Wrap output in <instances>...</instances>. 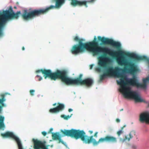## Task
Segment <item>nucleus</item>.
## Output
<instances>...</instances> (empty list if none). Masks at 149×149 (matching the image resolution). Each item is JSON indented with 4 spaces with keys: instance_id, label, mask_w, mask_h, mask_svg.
Listing matches in <instances>:
<instances>
[{
    "instance_id": "obj_33",
    "label": "nucleus",
    "mask_w": 149,
    "mask_h": 149,
    "mask_svg": "<svg viewBox=\"0 0 149 149\" xmlns=\"http://www.w3.org/2000/svg\"><path fill=\"white\" fill-rule=\"evenodd\" d=\"M89 133L90 134H92L93 133V132L92 131H91V130H90L89 131Z\"/></svg>"
},
{
    "instance_id": "obj_30",
    "label": "nucleus",
    "mask_w": 149,
    "mask_h": 149,
    "mask_svg": "<svg viewBox=\"0 0 149 149\" xmlns=\"http://www.w3.org/2000/svg\"><path fill=\"white\" fill-rule=\"evenodd\" d=\"M116 121L117 123H119L120 122V120L118 118H117L116 120Z\"/></svg>"
},
{
    "instance_id": "obj_3",
    "label": "nucleus",
    "mask_w": 149,
    "mask_h": 149,
    "mask_svg": "<svg viewBox=\"0 0 149 149\" xmlns=\"http://www.w3.org/2000/svg\"><path fill=\"white\" fill-rule=\"evenodd\" d=\"M36 72L37 73L41 72L44 74L45 79L48 77L51 80L54 81L57 79H60L62 81L68 85H81L83 81L82 74H80L77 78L73 79L68 77V72L65 70H57L55 72H52L50 70L41 69L36 70Z\"/></svg>"
},
{
    "instance_id": "obj_35",
    "label": "nucleus",
    "mask_w": 149,
    "mask_h": 149,
    "mask_svg": "<svg viewBox=\"0 0 149 149\" xmlns=\"http://www.w3.org/2000/svg\"><path fill=\"white\" fill-rule=\"evenodd\" d=\"M57 104L56 103H54L53 104V106H55Z\"/></svg>"
},
{
    "instance_id": "obj_26",
    "label": "nucleus",
    "mask_w": 149,
    "mask_h": 149,
    "mask_svg": "<svg viewBox=\"0 0 149 149\" xmlns=\"http://www.w3.org/2000/svg\"><path fill=\"white\" fill-rule=\"evenodd\" d=\"M42 134L44 136H45L47 135V133L43 131L42 132Z\"/></svg>"
},
{
    "instance_id": "obj_7",
    "label": "nucleus",
    "mask_w": 149,
    "mask_h": 149,
    "mask_svg": "<svg viewBox=\"0 0 149 149\" xmlns=\"http://www.w3.org/2000/svg\"><path fill=\"white\" fill-rule=\"evenodd\" d=\"M1 135L3 137H10L14 139L16 141L19 149H23L21 142L19 139L12 132H8L5 133H2ZM34 149H48L45 146L44 144L41 141L37 139H33Z\"/></svg>"
},
{
    "instance_id": "obj_19",
    "label": "nucleus",
    "mask_w": 149,
    "mask_h": 149,
    "mask_svg": "<svg viewBox=\"0 0 149 149\" xmlns=\"http://www.w3.org/2000/svg\"><path fill=\"white\" fill-rule=\"evenodd\" d=\"M125 125H124L123 127H122L121 128V130H119L117 132V134L119 138L120 135L124 133V131H123V128L125 127Z\"/></svg>"
},
{
    "instance_id": "obj_12",
    "label": "nucleus",
    "mask_w": 149,
    "mask_h": 149,
    "mask_svg": "<svg viewBox=\"0 0 149 149\" xmlns=\"http://www.w3.org/2000/svg\"><path fill=\"white\" fill-rule=\"evenodd\" d=\"M105 48V47L99 46V44H98L97 45H96L92 48H90L89 49V51L92 52L93 55H96L101 52L104 53Z\"/></svg>"
},
{
    "instance_id": "obj_13",
    "label": "nucleus",
    "mask_w": 149,
    "mask_h": 149,
    "mask_svg": "<svg viewBox=\"0 0 149 149\" xmlns=\"http://www.w3.org/2000/svg\"><path fill=\"white\" fill-rule=\"evenodd\" d=\"M136 132L134 130L131 131L128 134L125 136L124 138H120V141L122 142L125 141H129L132 139L134 136L136 135Z\"/></svg>"
},
{
    "instance_id": "obj_20",
    "label": "nucleus",
    "mask_w": 149,
    "mask_h": 149,
    "mask_svg": "<svg viewBox=\"0 0 149 149\" xmlns=\"http://www.w3.org/2000/svg\"><path fill=\"white\" fill-rule=\"evenodd\" d=\"M49 111L50 113H58L56 107L50 109Z\"/></svg>"
},
{
    "instance_id": "obj_9",
    "label": "nucleus",
    "mask_w": 149,
    "mask_h": 149,
    "mask_svg": "<svg viewBox=\"0 0 149 149\" xmlns=\"http://www.w3.org/2000/svg\"><path fill=\"white\" fill-rule=\"evenodd\" d=\"M97 38L99 41L102 42V44H109L118 49H120L121 47V44L119 42L115 41L112 39L102 37L100 36H98Z\"/></svg>"
},
{
    "instance_id": "obj_29",
    "label": "nucleus",
    "mask_w": 149,
    "mask_h": 149,
    "mask_svg": "<svg viewBox=\"0 0 149 149\" xmlns=\"http://www.w3.org/2000/svg\"><path fill=\"white\" fill-rule=\"evenodd\" d=\"M93 65H90V69H92L93 67Z\"/></svg>"
},
{
    "instance_id": "obj_11",
    "label": "nucleus",
    "mask_w": 149,
    "mask_h": 149,
    "mask_svg": "<svg viewBox=\"0 0 149 149\" xmlns=\"http://www.w3.org/2000/svg\"><path fill=\"white\" fill-rule=\"evenodd\" d=\"M1 99H0V112L1 111V107L4 106L3 102L6 101L5 98V95L2 94L1 95ZM4 118V117L0 115V128L4 127V125L3 123V121Z\"/></svg>"
},
{
    "instance_id": "obj_17",
    "label": "nucleus",
    "mask_w": 149,
    "mask_h": 149,
    "mask_svg": "<svg viewBox=\"0 0 149 149\" xmlns=\"http://www.w3.org/2000/svg\"><path fill=\"white\" fill-rule=\"evenodd\" d=\"M93 83V80L90 78H87L83 80L80 85H85L88 86H91Z\"/></svg>"
},
{
    "instance_id": "obj_22",
    "label": "nucleus",
    "mask_w": 149,
    "mask_h": 149,
    "mask_svg": "<svg viewBox=\"0 0 149 149\" xmlns=\"http://www.w3.org/2000/svg\"><path fill=\"white\" fill-rule=\"evenodd\" d=\"M71 116H65L64 115H62L61 116V117L63 118L64 119L67 120L71 117Z\"/></svg>"
},
{
    "instance_id": "obj_15",
    "label": "nucleus",
    "mask_w": 149,
    "mask_h": 149,
    "mask_svg": "<svg viewBox=\"0 0 149 149\" xmlns=\"http://www.w3.org/2000/svg\"><path fill=\"white\" fill-rule=\"evenodd\" d=\"M97 39L95 36V37L93 40L91 42H89L85 43L88 49L90 48H92L96 45H97L98 43L96 41Z\"/></svg>"
},
{
    "instance_id": "obj_2",
    "label": "nucleus",
    "mask_w": 149,
    "mask_h": 149,
    "mask_svg": "<svg viewBox=\"0 0 149 149\" xmlns=\"http://www.w3.org/2000/svg\"><path fill=\"white\" fill-rule=\"evenodd\" d=\"M61 132L64 136H70L76 139H80L84 143L90 144L93 142V145L96 146L100 143L106 142L111 143H116L117 142L116 138L113 136L107 135L104 138H100L98 141L93 138V136H88L86 135L83 130L71 129L70 130H61Z\"/></svg>"
},
{
    "instance_id": "obj_25",
    "label": "nucleus",
    "mask_w": 149,
    "mask_h": 149,
    "mask_svg": "<svg viewBox=\"0 0 149 149\" xmlns=\"http://www.w3.org/2000/svg\"><path fill=\"white\" fill-rule=\"evenodd\" d=\"M36 77H40L38 79V81H40L41 80H42V77H40V76L38 75H37L36 76Z\"/></svg>"
},
{
    "instance_id": "obj_5",
    "label": "nucleus",
    "mask_w": 149,
    "mask_h": 149,
    "mask_svg": "<svg viewBox=\"0 0 149 149\" xmlns=\"http://www.w3.org/2000/svg\"><path fill=\"white\" fill-rule=\"evenodd\" d=\"M21 14L20 11L14 13L11 6L9 7L8 10H0V37L3 35V30L8 21L18 19Z\"/></svg>"
},
{
    "instance_id": "obj_37",
    "label": "nucleus",
    "mask_w": 149,
    "mask_h": 149,
    "mask_svg": "<svg viewBox=\"0 0 149 149\" xmlns=\"http://www.w3.org/2000/svg\"><path fill=\"white\" fill-rule=\"evenodd\" d=\"M123 110V109H120V111H122Z\"/></svg>"
},
{
    "instance_id": "obj_16",
    "label": "nucleus",
    "mask_w": 149,
    "mask_h": 149,
    "mask_svg": "<svg viewBox=\"0 0 149 149\" xmlns=\"http://www.w3.org/2000/svg\"><path fill=\"white\" fill-rule=\"evenodd\" d=\"M52 139L53 140H58L59 141V143H61L63 144H64L63 141H62L61 139V137L59 132H52Z\"/></svg>"
},
{
    "instance_id": "obj_14",
    "label": "nucleus",
    "mask_w": 149,
    "mask_h": 149,
    "mask_svg": "<svg viewBox=\"0 0 149 149\" xmlns=\"http://www.w3.org/2000/svg\"><path fill=\"white\" fill-rule=\"evenodd\" d=\"M139 120L141 122H145L149 123V113L144 112L141 113L140 116Z\"/></svg>"
},
{
    "instance_id": "obj_36",
    "label": "nucleus",
    "mask_w": 149,
    "mask_h": 149,
    "mask_svg": "<svg viewBox=\"0 0 149 149\" xmlns=\"http://www.w3.org/2000/svg\"><path fill=\"white\" fill-rule=\"evenodd\" d=\"M14 8L15 9H16L17 8V7L16 6H14Z\"/></svg>"
},
{
    "instance_id": "obj_18",
    "label": "nucleus",
    "mask_w": 149,
    "mask_h": 149,
    "mask_svg": "<svg viewBox=\"0 0 149 149\" xmlns=\"http://www.w3.org/2000/svg\"><path fill=\"white\" fill-rule=\"evenodd\" d=\"M57 104L58 105L56 108L58 112L61 111L64 109L65 108V105L64 104L60 103H58Z\"/></svg>"
},
{
    "instance_id": "obj_1",
    "label": "nucleus",
    "mask_w": 149,
    "mask_h": 149,
    "mask_svg": "<svg viewBox=\"0 0 149 149\" xmlns=\"http://www.w3.org/2000/svg\"><path fill=\"white\" fill-rule=\"evenodd\" d=\"M123 53L120 50L114 51L105 47L103 54L98 57V65L101 68L106 67L107 64L111 61L110 58L107 55L108 54L116 58V62L119 65L128 67L127 69L128 72L134 74L138 71V68L134 63L127 61L123 56Z\"/></svg>"
},
{
    "instance_id": "obj_28",
    "label": "nucleus",
    "mask_w": 149,
    "mask_h": 149,
    "mask_svg": "<svg viewBox=\"0 0 149 149\" xmlns=\"http://www.w3.org/2000/svg\"><path fill=\"white\" fill-rule=\"evenodd\" d=\"M98 134V132H96L94 134V136L95 137H97V134Z\"/></svg>"
},
{
    "instance_id": "obj_21",
    "label": "nucleus",
    "mask_w": 149,
    "mask_h": 149,
    "mask_svg": "<svg viewBox=\"0 0 149 149\" xmlns=\"http://www.w3.org/2000/svg\"><path fill=\"white\" fill-rule=\"evenodd\" d=\"M107 76V75L105 73V72L103 74L100 75V81H102Z\"/></svg>"
},
{
    "instance_id": "obj_32",
    "label": "nucleus",
    "mask_w": 149,
    "mask_h": 149,
    "mask_svg": "<svg viewBox=\"0 0 149 149\" xmlns=\"http://www.w3.org/2000/svg\"><path fill=\"white\" fill-rule=\"evenodd\" d=\"M73 111V110L71 109H68V111L69 112H70L72 111Z\"/></svg>"
},
{
    "instance_id": "obj_23",
    "label": "nucleus",
    "mask_w": 149,
    "mask_h": 149,
    "mask_svg": "<svg viewBox=\"0 0 149 149\" xmlns=\"http://www.w3.org/2000/svg\"><path fill=\"white\" fill-rule=\"evenodd\" d=\"M81 39L83 40V42L85 41V40L84 39H79V38L77 36H76L74 38V40L76 41H78L79 42L80 41Z\"/></svg>"
},
{
    "instance_id": "obj_24",
    "label": "nucleus",
    "mask_w": 149,
    "mask_h": 149,
    "mask_svg": "<svg viewBox=\"0 0 149 149\" xmlns=\"http://www.w3.org/2000/svg\"><path fill=\"white\" fill-rule=\"evenodd\" d=\"M34 92H35V91L34 90H30V92L31 95L32 96L33 95H34Z\"/></svg>"
},
{
    "instance_id": "obj_6",
    "label": "nucleus",
    "mask_w": 149,
    "mask_h": 149,
    "mask_svg": "<svg viewBox=\"0 0 149 149\" xmlns=\"http://www.w3.org/2000/svg\"><path fill=\"white\" fill-rule=\"evenodd\" d=\"M121 70V69L117 67L113 68L112 67H109L107 68L105 73L107 76L109 75H113L117 77L120 78V81H117V83L118 84L120 85V91L122 93L123 89H125L127 91H129L130 88H126L125 86L127 77L126 76L123 75L122 73L120 72Z\"/></svg>"
},
{
    "instance_id": "obj_4",
    "label": "nucleus",
    "mask_w": 149,
    "mask_h": 149,
    "mask_svg": "<svg viewBox=\"0 0 149 149\" xmlns=\"http://www.w3.org/2000/svg\"><path fill=\"white\" fill-rule=\"evenodd\" d=\"M149 81V77L143 79V83L141 84L138 82L136 77L134 75L132 78L128 79L127 78L125 86L126 88H129L130 89L129 91L126 89H123L122 93L125 98H129L134 99L136 102H142L143 100L139 96L138 93L135 91H132L131 88L127 85L135 86L137 88H140L146 89L147 87V82Z\"/></svg>"
},
{
    "instance_id": "obj_27",
    "label": "nucleus",
    "mask_w": 149,
    "mask_h": 149,
    "mask_svg": "<svg viewBox=\"0 0 149 149\" xmlns=\"http://www.w3.org/2000/svg\"><path fill=\"white\" fill-rule=\"evenodd\" d=\"M96 70L99 72L100 71L101 68L100 67H97L96 68Z\"/></svg>"
},
{
    "instance_id": "obj_10",
    "label": "nucleus",
    "mask_w": 149,
    "mask_h": 149,
    "mask_svg": "<svg viewBox=\"0 0 149 149\" xmlns=\"http://www.w3.org/2000/svg\"><path fill=\"white\" fill-rule=\"evenodd\" d=\"M125 55L126 56L134 59L136 60H144L146 61L149 63V58L146 56H139L134 54H132L128 53H125Z\"/></svg>"
},
{
    "instance_id": "obj_34",
    "label": "nucleus",
    "mask_w": 149,
    "mask_h": 149,
    "mask_svg": "<svg viewBox=\"0 0 149 149\" xmlns=\"http://www.w3.org/2000/svg\"><path fill=\"white\" fill-rule=\"evenodd\" d=\"M22 50H24L25 49V48L24 47H23L22 48Z\"/></svg>"
},
{
    "instance_id": "obj_8",
    "label": "nucleus",
    "mask_w": 149,
    "mask_h": 149,
    "mask_svg": "<svg viewBox=\"0 0 149 149\" xmlns=\"http://www.w3.org/2000/svg\"><path fill=\"white\" fill-rule=\"evenodd\" d=\"M83 40L81 39L77 45H74L71 50V53L74 54L82 52L85 50L89 51V49L85 43H83Z\"/></svg>"
},
{
    "instance_id": "obj_31",
    "label": "nucleus",
    "mask_w": 149,
    "mask_h": 149,
    "mask_svg": "<svg viewBox=\"0 0 149 149\" xmlns=\"http://www.w3.org/2000/svg\"><path fill=\"white\" fill-rule=\"evenodd\" d=\"M53 130V129L52 128H51L49 130V132L50 133V132H51Z\"/></svg>"
}]
</instances>
